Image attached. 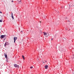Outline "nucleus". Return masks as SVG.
Wrapping results in <instances>:
<instances>
[{
  "instance_id": "f257e3e1",
  "label": "nucleus",
  "mask_w": 74,
  "mask_h": 74,
  "mask_svg": "<svg viewBox=\"0 0 74 74\" xmlns=\"http://www.w3.org/2000/svg\"><path fill=\"white\" fill-rule=\"evenodd\" d=\"M43 33L45 36L46 37H48L49 36V34H48V33H47L46 32H43Z\"/></svg>"
},
{
  "instance_id": "f03ea898",
  "label": "nucleus",
  "mask_w": 74,
  "mask_h": 74,
  "mask_svg": "<svg viewBox=\"0 0 74 74\" xmlns=\"http://www.w3.org/2000/svg\"><path fill=\"white\" fill-rule=\"evenodd\" d=\"M5 36H6V35H1L0 38H4V37H5Z\"/></svg>"
},
{
  "instance_id": "7ed1b4c3",
  "label": "nucleus",
  "mask_w": 74,
  "mask_h": 74,
  "mask_svg": "<svg viewBox=\"0 0 74 74\" xmlns=\"http://www.w3.org/2000/svg\"><path fill=\"white\" fill-rule=\"evenodd\" d=\"M18 38L16 37H14V42H15V41H16V40H17V39Z\"/></svg>"
},
{
  "instance_id": "20e7f679",
  "label": "nucleus",
  "mask_w": 74,
  "mask_h": 74,
  "mask_svg": "<svg viewBox=\"0 0 74 74\" xmlns=\"http://www.w3.org/2000/svg\"><path fill=\"white\" fill-rule=\"evenodd\" d=\"M14 67H17V68H19V66L18 65L16 64H15L14 65Z\"/></svg>"
},
{
  "instance_id": "39448f33",
  "label": "nucleus",
  "mask_w": 74,
  "mask_h": 74,
  "mask_svg": "<svg viewBox=\"0 0 74 74\" xmlns=\"http://www.w3.org/2000/svg\"><path fill=\"white\" fill-rule=\"evenodd\" d=\"M45 67L46 69H48V66L46 65L45 66Z\"/></svg>"
},
{
  "instance_id": "423d86ee",
  "label": "nucleus",
  "mask_w": 74,
  "mask_h": 74,
  "mask_svg": "<svg viewBox=\"0 0 74 74\" xmlns=\"http://www.w3.org/2000/svg\"><path fill=\"white\" fill-rule=\"evenodd\" d=\"M12 18L13 19H14V16L12 15Z\"/></svg>"
},
{
  "instance_id": "0eeeda50",
  "label": "nucleus",
  "mask_w": 74,
  "mask_h": 74,
  "mask_svg": "<svg viewBox=\"0 0 74 74\" xmlns=\"http://www.w3.org/2000/svg\"><path fill=\"white\" fill-rule=\"evenodd\" d=\"M5 58H7V54H5Z\"/></svg>"
},
{
  "instance_id": "6e6552de",
  "label": "nucleus",
  "mask_w": 74,
  "mask_h": 74,
  "mask_svg": "<svg viewBox=\"0 0 74 74\" xmlns=\"http://www.w3.org/2000/svg\"><path fill=\"white\" fill-rule=\"evenodd\" d=\"M22 57L23 58V59L24 60H25V57H24V56H22Z\"/></svg>"
},
{
  "instance_id": "1a4fd4ad",
  "label": "nucleus",
  "mask_w": 74,
  "mask_h": 74,
  "mask_svg": "<svg viewBox=\"0 0 74 74\" xmlns=\"http://www.w3.org/2000/svg\"><path fill=\"white\" fill-rule=\"evenodd\" d=\"M72 58H74V55H73L72 56Z\"/></svg>"
},
{
  "instance_id": "9d476101",
  "label": "nucleus",
  "mask_w": 74,
  "mask_h": 74,
  "mask_svg": "<svg viewBox=\"0 0 74 74\" xmlns=\"http://www.w3.org/2000/svg\"><path fill=\"white\" fill-rule=\"evenodd\" d=\"M18 1L19 4H21V1Z\"/></svg>"
},
{
  "instance_id": "9b49d317",
  "label": "nucleus",
  "mask_w": 74,
  "mask_h": 74,
  "mask_svg": "<svg viewBox=\"0 0 74 74\" xmlns=\"http://www.w3.org/2000/svg\"><path fill=\"white\" fill-rule=\"evenodd\" d=\"M33 66H31L30 67V68L31 69H33Z\"/></svg>"
},
{
  "instance_id": "f8f14e48",
  "label": "nucleus",
  "mask_w": 74,
  "mask_h": 74,
  "mask_svg": "<svg viewBox=\"0 0 74 74\" xmlns=\"http://www.w3.org/2000/svg\"><path fill=\"white\" fill-rule=\"evenodd\" d=\"M2 21L1 20H0V22H2Z\"/></svg>"
},
{
  "instance_id": "ddd939ff",
  "label": "nucleus",
  "mask_w": 74,
  "mask_h": 74,
  "mask_svg": "<svg viewBox=\"0 0 74 74\" xmlns=\"http://www.w3.org/2000/svg\"><path fill=\"white\" fill-rule=\"evenodd\" d=\"M5 46H6V43H5V44L4 45Z\"/></svg>"
},
{
  "instance_id": "4468645a",
  "label": "nucleus",
  "mask_w": 74,
  "mask_h": 74,
  "mask_svg": "<svg viewBox=\"0 0 74 74\" xmlns=\"http://www.w3.org/2000/svg\"><path fill=\"white\" fill-rule=\"evenodd\" d=\"M0 14H2V12H1L0 11Z\"/></svg>"
},
{
  "instance_id": "2eb2a0df",
  "label": "nucleus",
  "mask_w": 74,
  "mask_h": 74,
  "mask_svg": "<svg viewBox=\"0 0 74 74\" xmlns=\"http://www.w3.org/2000/svg\"><path fill=\"white\" fill-rule=\"evenodd\" d=\"M37 60H39V59L38 58H37Z\"/></svg>"
},
{
  "instance_id": "dca6fc26",
  "label": "nucleus",
  "mask_w": 74,
  "mask_h": 74,
  "mask_svg": "<svg viewBox=\"0 0 74 74\" xmlns=\"http://www.w3.org/2000/svg\"><path fill=\"white\" fill-rule=\"evenodd\" d=\"M46 63L47 62V61H45Z\"/></svg>"
},
{
  "instance_id": "f3484780",
  "label": "nucleus",
  "mask_w": 74,
  "mask_h": 74,
  "mask_svg": "<svg viewBox=\"0 0 74 74\" xmlns=\"http://www.w3.org/2000/svg\"><path fill=\"white\" fill-rule=\"evenodd\" d=\"M40 23H41V21H40Z\"/></svg>"
},
{
  "instance_id": "a211bd4d",
  "label": "nucleus",
  "mask_w": 74,
  "mask_h": 74,
  "mask_svg": "<svg viewBox=\"0 0 74 74\" xmlns=\"http://www.w3.org/2000/svg\"><path fill=\"white\" fill-rule=\"evenodd\" d=\"M47 1H48V0H47Z\"/></svg>"
},
{
  "instance_id": "6ab92c4d",
  "label": "nucleus",
  "mask_w": 74,
  "mask_h": 74,
  "mask_svg": "<svg viewBox=\"0 0 74 74\" xmlns=\"http://www.w3.org/2000/svg\"><path fill=\"white\" fill-rule=\"evenodd\" d=\"M12 2H13V1H12Z\"/></svg>"
},
{
  "instance_id": "aec40b11",
  "label": "nucleus",
  "mask_w": 74,
  "mask_h": 74,
  "mask_svg": "<svg viewBox=\"0 0 74 74\" xmlns=\"http://www.w3.org/2000/svg\"><path fill=\"white\" fill-rule=\"evenodd\" d=\"M51 40H52V39H51Z\"/></svg>"
},
{
  "instance_id": "412c9836",
  "label": "nucleus",
  "mask_w": 74,
  "mask_h": 74,
  "mask_svg": "<svg viewBox=\"0 0 74 74\" xmlns=\"http://www.w3.org/2000/svg\"><path fill=\"white\" fill-rule=\"evenodd\" d=\"M51 40H52V39H51Z\"/></svg>"
}]
</instances>
